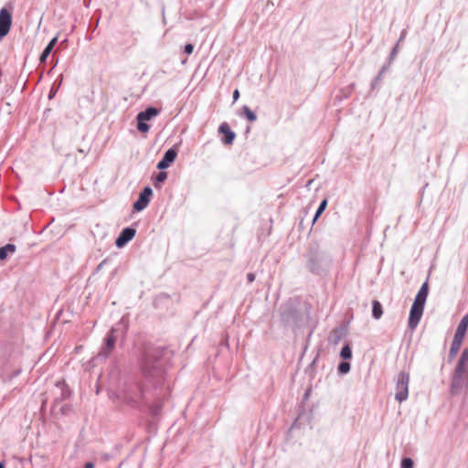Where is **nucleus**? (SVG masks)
<instances>
[{"label": "nucleus", "mask_w": 468, "mask_h": 468, "mask_svg": "<svg viewBox=\"0 0 468 468\" xmlns=\"http://www.w3.org/2000/svg\"><path fill=\"white\" fill-rule=\"evenodd\" d=\"M166 352L167 348L165 346L144 343L139 348L137 356L144 380L126 384L123 388V399L127 405L137 410L147 408L154 417L162 409V402L155 392L165 380V371L161 359Z\"/></svg>", "instance_id": "f257e3e1"}, {"label": "nucleus", "mask_w": 468, "mask_h": 468, "mask_svg": "<svg viewBox=\"0 0 468 468\" xmlns=\"http://www.w3.org/2000/svg\"><path fill=\"white\" fill-rule=\"evenodd\" d=\"M303 267L311 274L326 277L333 266L332 255L317 241H311L303 254Z\"/></svg>", "instance_id": "f03ea898"}, {"label": "nucleus", "mask_w": 468, "mask_h": 468, "mask_svg": "<svg viewBox=\"0 0 468 468\" xmlns=\"http://www.w3.org/2000/svg\"><path fill=\"white\" fill-rule=\"evenodd\" d=\"M128 330V320L122 316L120 321L107 332L103 338L102 346L98 353V358H101L103 360L107 359L114 350L118 340L121 341V345L123 344Z\"/></svg>", "instance_id": "7ed1b4c3"}, {"label": "nucleus", "mask_w": 468, "mask_h": 468, "mask_svg": "<svg viewBox=\"0 0 468 468\" xmlns=\"http://www.w3.org/2000/svg\"><path fill=\"white\" fill-rule=\"evenodd\" d=\"M468 386V347H465L456 364L450 386V393L456 396L461 389Z\"/></svg>", "instance_id": "20e7f679"}, {"label": "nucleus", "mask_w": 468, "mask_h": 468, "mask_svg": "<svg viewBox=\"0 0 468 468\" xmlns=\"http://www.w3.org/2000/svg\"><path fill=\"white\" fill-rule=\"evenodd\" d=\"M429 294V283L426 280L420 286L417 292L413 303L410 307L408 326L410 329H415L419 324L423 314L426 300Z\"/></svg>", "instance_id": "39448f33"}, {"label": "nucleus", "mask_w": 468, "mask_h": 468, "mask_svg": "<svg viewBox=\"0 0 468 468\" xmlns=\"http://www.w3.org/2000/svg\"><path fill=\"white\" fill-rule=\"evenodd\" d=\"M281 322L286 328L296 329L303 324V314L293 303H286L280 309Z\"/></svg>", "instance_id": "423d86ee"}, {"label": "nucleus", "mask_w": 468, "mask_h": 468, "mask_svg": "<svg viewBox=\"0 0 468 468\" xmlns=\"http://www.w3.org/2000/svg\"><path fill=\"white\" fill-rule=\"evenodd\" d=\"M395 381H396L395 399L399 402H403L409 397L410 374L408 372L401 371L395 378Z\"/></svg>", "instance_id": "0eeeda50"}, {"label": "nucleus", "mask_w": 468, "mask_h": 468, "mask_svg": "<svg viewBox=\"0 0 468 468\" xmlns=\"http://www.w3.org/2000/svg\"><path fill=\"white\" fill-rule=\"evenodd\" d=\"M181 144V142L178 144H176L171 148L166 150L163 155V157L158 161L156 165V168L159 170H165L170 167V165L175 162L179 146Z\"/></svg>", "instance_id": "6e6552de"}, {"label": "nucleus", "mask_w": 468, "mask_h": 468, "mask_svg": "<svg viewBox=\"0 0 468 468\" xmlns=\"http://www.w3.org/2000/svg\"><path fill=\"white\" fill-rule=\"evenodd\" d=\"M153 196V189L150 186H146L143 188V190L139 193L138 198L133 204V209L136 212H141L144 210Z\"/></svg>", "instance_id": "1a4fd4ad"}, {"label": "nucleus", "mask_w": 468, "mask_h": 468, "mask_svg": "<svg viewBox=\"0 0 468 468\" xmlns=\"http://www.w3.org/2000/svg\"><path fill=\"white\" fill-rule=\"evenodd\" d=\"M12 26V13L6 7L0 9V41L9 33Z\"/></svg>", "instance_id": "9d476101"}, {"label": "nucleus", "mask_w": 468, "mask_h": 468, "mask_svg": "<svg viewBox=\"0 0 468 468\" xmlns=\"http://www.w3.org/2000/svg\"><path fill=\"white\" fill-rule=\"evenodd\" d=\"M136 234V229L133 226L123 228L115 239V246L119 249L123 248L131 241Z\"/></svg>", "instance_id": "9b49d317"}, {"label": "nucleus", "mask_w": 468, "mask_h": 468, "mask_svg": "<svg viewBox=\"0 0 468 468\" xmlns=\"http://www.w3.org/2000/svg\"><path fill=\"white\" fill-rule=\"evenodd\" d=\"M218 133L222 134L221 143L225 145H231L236 138V133L230 129L228 122H224L218 126Z\"/></svg>", "instance_id": "f8f14e48"}, {"label": "nucleus", "mask_w": 468, "mask_h": 468, "mask_svg": "<svg viewBox=\"0 0 468 468\" xmlns=\"http://www.w3.org/2000/svg\"><path fill=\"white\" fill-rule=\"evenodd\" d=\"M346 326H338L334 328L328 335L329 344L337 345L341 341V339L346 335Z\"/></svg>", "instance_id": "ddd939ff"}, {"label": "nucleus", "mask_w": 468, "mask_h": 468, "mask_svg": "<svg viewBox=\"0 0 468 468\" xmlns=\"http://www.w3.org/2000/svg\"><path fill=\"white\" fill-rule=\"evenodd\" d=\"M57 43H58V36H55L54 37H52L49 40V42L48 43V45L45 47V48L43 49L42 53L40 54V57H39L40 64H44V63L47 62L48 58L49 57V55L53 51V49H54L55 46L57 45Z\"/></svg>", "instance_id": "4468645a"}, {"label": "nucleus", "mask_w": 468, "mask_h": 468, "mask_svg": "<svg viewBox=\"0 0 468 468\" xmlns=\"http://www.w3.org/2000/svg\"><path fill=\"white\" fill-rule=\"evenodd\" d=\"M160 112L161 109L154 106H148L144 111H141L136 116L148 122L156 117Z\"/></svg>", "instance_id": "2eb2a0df"}, {"label": "nucleus", "mask_w": 468, "mask_h": 468, "mask_svg": "<svg viewBox=\"0 0 468 468\" xmlns=\"http://www.w3.org/2000/svg\"><path fill=\"white\" fill-rule=\"evenodd\" d=\"M467 328H468V314H465L462 318L460 323L458 324V326L456 328V331H455V334H454L453 337L457 338V339H461L463 341L464 336H465Z\"/></svg>", "instance_id": "dca6fc26"}, {"label": "nucleus", "mask_w": 468, "mask_h": 468, "mask_svg": "<svg viewBox=\"0 0 468 468\" xmlns=\"http://www.w3.org/2000/svg\"><path fill=\"white\" fill-rule=\"evenodd\" d=\"M462 343H463V341L461 339H457V338L453 337L451 347H450V351L448 354V362L449 363H451L454 359L455 356L457 355V353L460 350Z\"/></svg>", "instance_id": "f3484780"}, {"label": "nucleus", "mask_w": 468, "mask_h": 468, "mask_svg": "<svg viewBox=\"0 0 468 468\" xmlns=\"http://www.w3.org/2000/svg\"><path fill=\"white\" fill-rule=\"evenodd\" d=\"M16 246L13 243H7L0 248V261H5L9 254L15 253Z\"/></svg>", "instance_id": "a211bd4d"}, {"label": "nucleus", "mask_w": 468, "mask_h": 468, "mask_svg": "<svg viewBox=\"0 0 468 468\" xmlns=\"http://www.w3.org/2000/svg\"><path fill=\"white\" fill-rule=\"evenodd\" d=\"M383 314V307L379 301L373 300L372 302V317L376 320L381 318Z\"/></svg>", "instance_id": "6ab92c4d"}, {"label": "nucleus", "mask_w": 468, "mask_h": 468, "mask_svg": "<svg viewBox=\"0 0 468 468\" xmlns=\"http://www.w3.org/2000/svg\"><path fill=\"white\" fill-rule=\"evenodd\" d=\"M241 111V115L250 122H253L257 120V114L249 106H242Z\"/></svg>", "instance_id": "aec40b11"}, {"label": "nucleus", "mask_w": 468, "mask_h": 468, "mask_svg": "<svg viewBox=\"0 0 468 468\" xmlns=\"http://www.w3.org/2000/svg\"><path fill=\"white\" fill-rule=\"evenodd\" d=\"M327 204H328V201H327L326 198H324L320 202V204H319V206H318V207H317V209L315 211V214H314V216L313 218V221H312L313 224H314L317 221V219L321 217V215L324 213V211L327 207Z\"/></svg>", "instance_id": "412c9836"}, {"label": "nucleus", "mask_w": 468, "mask_h": 468, "mask_svg": "<svg viewBox=\"0 0 468 468\" xmlns=\"http://www.w3.org/2000/svg\"><path fill=\"white\" fill-rule=\"evenodd\" d=\"M353 356V353H352V348L350 346V344L349 343H346L342 348H341V351H340V357L343 359V360H349L351 359Z\"/></svg>", "instance_id": "4be33fe9"}, {"label": "nucleus", "mask_w": 468, "mask_h": 468, "mask_svg": "<svg viewBox=\"0 0 468 468\" xmlns=\"http://www.w3.org/2000/svg\"><path fill=\"white\" fill-rule=\"evenodd\" d=\"M167 179V173L164 170H160V172L156 175L154 180V186L155 188H160L161 184H163Z\"/></svg>", "instance_id": "5701e85b"}, {"label": "nucleus", "mask_w": 468, "mask_h": 468, "mask_svg": "<svg viewBox=\"0 0 468 468\" xmlns=\"http://www.w3.org/2000/svg\"><path fill=\"white\" fill-rule=\"evenodd\" d=\"M136 128L140 133H145L149 132L150 125L147 123V121L140 119L139 117L136 116Z\"/></svg>", "instance_id": "b1692460"}, {"label": "nucleus", "mask_w": 468, "mask_h": 468, "mask_svg": "<svg viewBox=\"0 0 468 468\" xmlns=\"http://www.w3.org/2000/svg\"><path fill=\"white\" fill-rule=\"evenodd\" d=\"M351 365L347 360H342L337 366V372L339 375H346L349 373Z\"/></svg>", "instance_id": "393cba45"}, {"label": "nucleus", "mask_w": 468, "mask_h": 468, "mask_svg": "<svg viewBox=\"0 0 468 468\" xmlns=\"http://www.w3.org/2000/svg\"><path fill=\"white\" fill-rule=\"evenodd\" d=\"M382 79H383V73L378 72V75L371 81L370 88L372 90L379 88V86L381 85V82H382Z\"/></svg>", "instance_id": "a878e982"}, {"label": "nucleus", "mask_w": 468, "mask_h": 468, "mask_svg": "<svg viewBox=\"0 0 468 468\" xmlns=\"http://www.w3.org/2000/svg\"><path fill=\"white\" fill-rule=\"evenodd\" d=\"M21 371V368H17L15 369L12 373H7L6 377L4 378V384L11 382L15 378L20 375Z\"/></svg>", "instance_id": "bb28decb"}, {"label": "nucleus", "mask_w": 468, "mask_h": 468, "mask_svg": "<svg viewBox=\"0 0 468 468\" xmlns=\"http://www.w3.org/2000/svg\"><path fill=\"white\" fill-rule=\"evenodd\" d=\"M400 468H414V461L410 457H403L400 462Z\"/></svg>", "instance_id": "cd10ccee"}, {"label": "nucleus", "mask_w": 468, "mask_h": 468, "mask_svg": "<svg viewBox=\"0 0 468 468\" xmlns=\"http://www.w3.org/2000/svg\"><path fill=\"white\" fill-rule=\"evenodd\" d=\"M60 385L62 386V392H61L62 399L69 398L70 395V390H69V387L66 385V383L64 381L63 382L58 381L57 383L58 387H59Z\"/></svg>", "instance_id": "c85d7f7f"}, {"label": "nucleus", "mask_w": 468, "mask_h": 468, "mask_svg": "<svg viewBox=\"0 0 468 468\" xmlns=\"http://www.w3.org/2000/svg\"><path fill=\"white\" fill-rule=\"evenodd\" d=\"M59 88H60V82H58L57 84V81H54V83L48 92V100H52L56 96Z\"/></svg>", "instance_id": "c756f323"}, {"label": "nucleus", "mask_w": 468, "mask_h": 468, "mask_svg": "<svg viewBox=\"0 0 468 468\" xmlns=\"http://www.w3.org/2000/svg\"><path fill=\"white\" fill-rule=\"evenodd\" d=\"M399 52V43H397L391 49L388 60L392 63Z\"/></svg>", "instance_id": "7c9ffc66"}, {"label": "nucleus", "mask_w": 468, "mask_h": 468, "mask_svg": "<svg viewBox=\"0 0 468 468\" xmlns=\"http://www.w3.org/2000/svg\"><path fill=\"white\" fill-rule=\"evenodd\" d=\"M194 51V45L191 43H187L184 47V53L190 55Z\"/></svg>", "instance_id": "2f4dec72"}, {"label": "nucleus", "mask_w": 468, "mask_h": 468, "mask_svg": "<svg viewBox=\"0 0 468 468\" xmlns=\"http://www.w3.org/2000/svg\"><path fill=\"white\" fill-rule=\"evenodd\" d=\"M390 65H391V63H389V60H388V62L382 66L379 72L384 74L385 72H387L388 70Z\"/></svg>", "instance_id": "473e14b6"}, {"label": "nucleus", "mask_w": 468, "mask_h": 468, "mask_svg": "<svg viewBox=\"0 0 468 468\" xmlns=\"http://www.w3.org/2000/svg\"><path fill=\"white\" fill-rule=\"evenodd\" d=\"M255 278H256V276L253 272L247 273V281L249 283L253 282L255 281Z\"/></svg>", "instance_id": "72a5a7b5"}, {"label": "nucleus", "mask_w": 468, "mask_h": 468, "mask_svg": "<svg viewBox=\"0 0 468 468\" xmlns=\"http://www.w3.org/2000/svg\"><path fill=\"white\" fill-rule=\"evenodd\" d=\"M6 374L7 373H5V367H0V380L2 383H4V378L6 377Z\"/></svg>", "instance_id": "f704fd0d"}, {"label": "nucleus", "mask_w": 468, "mask_h": 468, "mask_svg": "<svg viewBox=\"0 0 468 468\" xmlns=\"http://www.w3.org/2000/svg\"><path fill=\"white\" fill-rule=\"evenodd\" d=\"M239 90L238 89H236L234 91H233V94H232V98H233V102H236L239 98Z\"/></svg>", "instance_id": "c9c22d12"}, {"label": "nucleus", "mask_w": 468, "mask_h": 468, "mask_svg": "<svg viewBox=\"0 0 468 468\" xmlns=\"http://www.w3.org/2000/svg\"><path fill=\"white\" fill-rule=\"evenodd\" d=\"M106 262H107V260H106V259H105V260H103V261H101V263L96 267L95 272H99V271L102 269L103 265H104Z\"/></svg>", "instance_id": "e433bc0d"}, {"label": "nucleus", "mask_w": 468, "mask_h": 468, "mask_svg": "<svg viewBox=\"0 0 468 468\" xmlns=\"http://www.w3.org/2000/svg\"><path fill=\"white\" fill-rule=\"evenodd\" d=\"M319 358V354L316 355V356L313 359V361L310 363L309 367H314Z\"/></svg>", "instance_id": "4c0bfd02"}, {"label": "nucleus", "mask_w": 468, "mask_h": 468, "mask_svg": "<svg viewBox=\"0 0 468 468\" xmlns=\"http://www.w3.org/2000/svg\"><path fill=\"white\" fill-rule=\"evenodd\" d=\"M83 468H94V463L92 462H87Z\"/></svg>", "instance_id": "58836bf2"}, {"label": "nucleus", "mask_w": 468, "mask_h": 468, "mask_svg": "<svg viewBox=\"0 0 468 468\" xmlns=\"http://www.w3.org/2000/svg\"><path fill=\"white\" fill-rule=\"evenodd\" d=\"M405 36H406V32L402 31L401 34H400V37L399 38V41H398L399 44L400 41H402L404 39Z\"/></svg>", "instance_id": "ea45409f"}, {"label": "nucleus", "mask_w": 468, "mask_h": 468, "mask_svg": "<svg viewBox=\"0 0 468 468\" xmlns=\"http://www.w3.org/2000/svg\"><path fill=\"white\" fill-rule=\"evenodd\" d=\"M55 81H57V84L58 82H60V84L62 83V75H60Z\"/></svg>", "instance_id": "a19ab883"}, {"label": "nucleus", "mask_w": 468, "mask_h": 468, "mask_svg": "<svg viewBox=\"0 0 468 468\" xmlns=\"http://www.w3.org/2000/svg\"><path fill=\"white\" fill-rule=\"evenodd\" d=\"M0 468H5V465L4 462H0Z\"/></svg>", "instance_id": "79ce46f5"}, {"label": "nucleus", "mask_w": 468, "mask_h": 468, "mask_svg": "<svg viewBox=\"0 0 468 468\" xmlns=\"http://www.w3.org/2000/svg\"><path fill=\"white\" fill-rule=\"evenodd\" d=\"M250 127L248 126L247 129H246V133H250Z\"/></svg>", "instance_id": "37998d69"}, {"label": "nucleus", "mask_w": 468, "mask_h": 468, "mask_svg": "<svg viewBox=\"0 0 468 468\" xmlns=\"http://www.w3.org/2000/svg\"><path fill=\"white\" fill-rule=\"evenodd\" d=\"M110 456L108 454L105 455V460H109Z\"/></svg>", "instance_id": "c03bdc74"}, {"label": "nucleus", "mask_w": 468, "mask_h": 468, "mask_svg": "<svg viewBox=\"0 0 468 468\" xmlns=\"http://www.w3.org/2000/svg\"><path fill=\"white\" fill-rule=\"evenodd\" d=\"M90 1H86V6H89Z\"/></svg>", "instance_id": "a18cd8bd"}, {"label": "nucleus", "mask_w": 468, "mask_h": 468, "mask_svg": "<svg viewBox=\"0 0 468 468\" xmlns=\"http://www.w3.org/2000/svg\"><path fill=\"white\" fill-rule=\"evenodd\" d=\"M90 1H86V6H89Z\"/></svg>", "instance_id": "49530a36"}]
</instances>
